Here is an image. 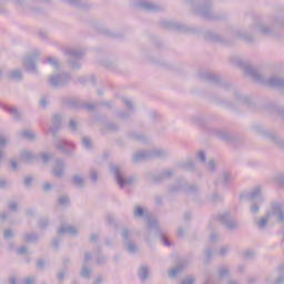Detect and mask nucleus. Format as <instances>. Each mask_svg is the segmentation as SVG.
I'll list each match as a JSON object with an SVG mask.
<instances>
[{
	"instance_id": "nucleus-22",
	"label": "nucleus",
	"mask_w": 284,
	"mask_h": 284,
	"mask_svg": "<svg viewBox=\"0 0 284 284\" xmlns=\"http://www.w3.org/2000/svg\"><path fill=\"white\" fill-rule=\"evenodd\" d=\"M63 174H65V162L62 159H58L53 164V175L55 179H61Z\"/></svg>"
},
{
	"instance_id": "nucleus-10",
	"label": "nucleus",
	"mask_w": 284,
	"mask_h": 284,
	"mask_svg": "<svg viewBox=\"0 0 284 284\" xmlns=\"http://www.w3.org/2000/svg\"><path fill=\"white\" fill-rule=\"evenodd\" d=\"M133 217L143 219L144 221H146L148 230H159V222L155 219H152V216H150V213L145 212V209H143V206L134 207Z\"/></svg>"
},
{
	"instance_id": "nucleus-62",
	"label": "nucleus",
	"mask_w": 284,
	"mask_h": 284,
	"mask_svg": "<svg viewBox=\"0 0 284 284\" xmlns=\"http://www.w3.org/2000/svg\"><path fill=\"white\" fill-rule=\"evenodd\" d=\"M16 234L13 233L12 229H6L3 231V239L6 241H10V239H14Z\"/></svg>"
},
{
	"instance_id": "nucleus-30",
	"label": "nucleus",
	"mask_w": 284,
	"mask_h": 284,
	"mask_svg": "<svg viewBox=\"0 0 284 284\" xmlns=\"http://www.w3.org/2000/svg\"><path fill=\"white\" fill-rule=\"evenodd\" d=\"M213 103H216V105H221V108H225L226 110H234V108H236V102L227 101L223 98H213Z\"/></svg>"
},
{
	"instance_id": "nucleus-31",
	"label": "nucleus",
	"mask_w": 284,
	"mask_h": 284,
	"mask_svg": "<svg viewBox=\"0 0 284 284\" xmlns=\"http://www.w3.org/2000/svg\"><path fill=\"white\" fill-rule=\"evenodd\" d=\"M126 136L130 139V141H138V143H146L148 141V136L144 133H139L135 131H130Z\"/></svg>"
},
{
	"instance_id": "nucleus-4",
	"label": "nucleus",
	"mask_w": 284,
	"mask_h": 284,
	"mask_svg": "<svg viewBox=\"0 0 284 284\" xmlns=\"http://www.w3.org/2000/svg\"><path fill=\"white\" fill-rule=\"evenodd\" d=\"M212 1L213 0H187L185 3L191 8L194 14H199L209 21H223V19H227L226 14L214 12Z\"/></svg>"
},
{
	"instance_id": "nucleus-6",
	"label": "nucleus",
	"mask_w": 284,
	"mask_h": 284,
	"mask_svg": "<svg viewBox=\"0 0 284 284\" xmlns=\"http://www.w3.org/2000/svg\"><path fill=\"white\" fill-rule=\"evenodd\" d=\"M284 28V18H274L271 24L257 22L250 28L251 32L263 34L264 37H278V30Z\"/></svg>"
},
{
	"instance_id": "nucleus-16",
	"label": "nucleus",
	"mask_w": 284,
	"mask_h": 284,
	"mask_svg": "<svg viewBox=\"0 0 284 284\" xmlns=\"http://www.w3.org/2000/svg\"><path fill=\"white\" fill-rule=\"evenodd\" d=\"M212 134H214V136H217V139H221V141H224L225 143H236V141H239V136H236V134L227 132L225 130L212 129Z\"/></svg>"
},
{
	"instance_id": "nucleus-40",
	"label": "nucleus",
	"mask_w": 284,
	"mask_h": 284,
	"mask_svg": "<svg viewBox=\"0 0 284 284\" xmlns=\"http://www.w3.org/2000/svg\"><path fill=\"white\" fill-rule=\"evenodd\" d=\"M103 34L105 37H108L109 39H123V33L119 32V31H112L109 29H105L103 31Z\"/></svg>"
},
{
	"instance_id": "nucleus-17",
	"label": "nucleus",
	"mask_w": 284,
	"mask_h": 284,
	"mask_svg": "<svg viewBox=\"0 0 284 284\" xmlns=\"http://www.w3.org/2000/svg\"><path fill=\"white\" fill-rule=\"evenodd\" d=\"M54 145L57 150L62 152V154H65L67 156H70L71 159L74 156V146L70 145V143L65 140H58L54 139Z\"/></svg>"
},
{
	"instance_id": "nucleus-41",
	"label": "nucleus",
	"mask_w": 284,
	"mask_h": 284,
	"mask_svg": "<svg viewBox=\"0 0 284 284\" xmlns=\"http://www.w3.org/2000/svg\"><path fill=\"white\" fill-rule=\"evenodd\" d=\"M106 225L110 227H114V230H119V222H116V217L112 214L105 215Z\"/></svg>"
},
{
	"instance_id": "nucleus-3",
	"label": "nucleus",
	"mask_w": 284,
	"mask_h": 284,
	"mask_svg": "<svg viewBox=\"0 0 284 284\" xmlns=\"http://www.w3.org/2000/svg\"><path fill=\"white\" fill-rule=\"evenodd\" d=\"M227 34L230 38H225V36H221L214 31H205L204 38L206 41L220 43V45H224L225 48L234 45V39H241V41H245V43H254V36L241 29H229Z\"/></svg>"
},
{
	"instance_id": "nucleus-53",
	"label": "nucleus",
	"mask_w": 284,
	"mask_h": 284,
	"mask_svg": "<svg viewBox=\"0 0 284 284\" xmlns=\"http://www.w3.org/2000/svg\"><path fill=\"white\" fill-rule=\"evenodd\" d=\"M222 185H230L232 183V174L224 172L221 178Z\"/></svg>"
},
{
	"instance_id": "nucleus-48",
	"label": "nucleus",
	"mask_w": 284,
	"mask_h": 284,
	"mask_svg": "<svg viewBox=\"0 0 284 284\" xmlns=\"http://www.w3.org/2000/svg\"><path fill=\"white\" fill-rule=\"evenodd\" d=\"M97 254H98L97 265H105V263H108V256L101 254L100 247L97 248Z\"/></svg>"
},
{
	"instance_id": "nucleus-13",
	"label": "nucleus",
	"mask_w": 284,
	"mask_h": 284,
	"mask_svg": "<svg viewBox=\"0 0 284 284\" xmlns=\"http://www.w3.org/2000/svg\"><path fill=\"white\" fill-rule=\"evenodd\" d=\"M219 220H220V223H222V225L225 226L226 230H229V232H234V230H239V227H241L239 222H236V220L232 219L231 212L221 214L219 216Z\"/></svg>"
},
{
	"instance_id": "nucleus-64",
	"label": "nucleus",
	"mask_w": 284,
	"mask_h": 284,
	"mask_svg": "<svg viewBox=\"0 0 284 284\" xmlns=\"http://www.w3.org/2000/svg\"><path fill=\"white\" fill-rule=\"evenodd\" d=\"M82 145L87 150H92V139H90L88 136L82 138Z\"/></svg>"
},
{
	"instance_id": "nucleus-56",
	"label": "nucleus",
	"mask_w": 284,
	"mask_h": 284,
	"mask_svg": "<svg viewBox=\"0 0 284 284\" xmlns=\"http://www.w3.org/2000/svg\"><path fill=\"white\" fill-rule=\"evenodd\" d=\"M69 130L73 134L77 133V131L79 130V122H77V120H74V119H70L69 120Z\"/></svg>"
},
{
	"instance_id": "nucleus-14",
	"label": "nucleus",
	"mask_w": 284,
	"mask_h": 284,
	"mask_svg": "<svg viewBox=\"0 0 284 284\" xmlns=\"http://www.w3.org/2000/svg\"><path fill=\"white\" fill-rule=\"evenodd\" d=\"M51 123L50 132L53 136V139H58L59 136V130L63 128V114L62 113H53L51 115Z\"/></svg>"
},
{
	"instance_id": "nucleus-55",
	"label": "nucleus",
	"mask_w": 284,
	"mask_h": 284,
	"mask_svg": "<svg viewBox=\"0 0 284 284\" xmlns=\"http://www.w3.org/2000/svg\"><path fill=\"white\" fill-rule=\"evenodd\" d=\"M274 181L278 185V187H282V190H284V174L283 173H277L274 176Z\"/></svg>"
},
{
	"instance_id": "nucleus-20",
	"label": "nucleus",
	"mask_w": 284,
	"mask_h": 284,
	"mask_svg": "<svg viewBox=\"0 0 284 284\" xmlns=\"http://www.w3.org/2000/svg\"><path fill=\"white\" fill-rule=\"evenodd\" d=\"M62 103L70 110H83V100L79 98H64Z\"/></svg>"
},
{
	"instance_id": "nucleus-42",
	"label": "nucleus",
	"mask_w": 284,
	"mask_h": 284,
	"mask_svg": "<svg viewBox=\"0 0 284 284\" xmlns=\"http://www.w3.org/2000/svg\"><path fill=\"white\" fill-rule=\"evenodd\" d=\"M150 272V267L148 265H142L139 270L138 276L141 281H148V274Z\"/></svg>"
},
{
	"instance_id": "nucleus-52",
	"label": "nucleus",
	"mask_w": 284,
	"mask_h": 284,
	"mask_svg": "<svg viewBox=\"0 0 284 284\" xmlns=\"http://www.w3.org/2000/svg\"><path fill=\"white\" fill-rule=\"evenodd\" d=\"M104 129H105L108 132H119L120 126H119V123H116V122H108V123L104 125Z\"/></svg>"
},
{
	"instance_id": "nucleus-2",
	"label": "nucleus",
	"mask_w": 284,
	"mask_h": 284,
	"mask_svg": "<svg viewBox=\"0 0 284 284\" xmlns=\"http://www.w3.org/2000/svg\"><path fill=\"white\" fill-rule=\"evenodd\" d=\"M231 62L237 68H244L245 74H247V77H252L253 81H256L257 83H264V85H268V88H275V90L284 92L283 77L273 75L268 80H265L261 72H258V69L252 65H245V62H243L241 58L233 57L231 58Z\"/></svg>"
},
{
	"instance_id": "nucleus-37",
	"label": "nucleus",
	"mask_w": 284,
	"mask_h": 284,
	"mask_svg": "<svg viewBox=\"0 0 284 284\" xmlns=\"http://www.w3.org/2000/svg\"><path fill=\"white\" fill-rule=\"evenodd\" d=\"M152 230H154L155 236L161 237L163 245H165L166 247H170V245H172V243H170V240H168L165 234H163V231H161V229L159 227V224H158V229H152Z\"/></svg>"
},
{
	"instance_id": "nucleus-45",
	"label": "nucleus",
	"mask_w": 284,
	"mask_h": 284,
	"mask_svg": "<svg viewBox=\"0 0 284 284\" xmlns=\"http://www.w3.org/2000/svg\"><path fill=\"white\" fill-rule=\"evenodd\" d=\"M175 267H178L180 272H182V270H185V267H190V258L187 257L180 258Z\"/></svg>"
},
{
	"instance_id": "nucleus-44",
	"label": "nucleus",
	"mask_w": 284,
	"mask_h": 284,
	"mask_svg": "<svg viewBox=\"0 0 284 284\" xmlns=\"http://www.w3.org/2000/svg\"><path fill=\"white\" fill-rule=\"evenodd\" d=\"M185 194H199V184H186L184 185Z\"/></svg>"
},
{
	"instance_id": "nucleus-19",
	"label": "nucleus",
	"mask_w": 284,
	"mask_h": 284,
	"mask_svg": "<svg viewBox=\"0 0 284 284\" xmlns=\"http://www.w3.org/2000/svg\"><path fill=\"white\" fill-rule=\"evenodd\" d=\"M122 239L126 252L130 254H136V244L130 241V230H128V227L122 229Z\"/></svg>"
},
{
	"instance_id": "nucleus-38",
	"label": "nucleus",
	"mask_w": 284,
	"mask_h": 284,
	"mask_svg": "<svg viewBox=\"0 0 284 284\" xmlns=\"http://www.w3.org/2000/svg\"><path fill=\"white\" fill-rule=\"evenodd\" d=\"M24 243H38L39 242V234L37 233H26L22 236Z\"/></svg>"
},
{
	"instance_id": "nucleus-9",
	"label": "nucleus",
	"mask_w": 284,
	"mask_h": 284,
	"mask_svg": "<svg viewBox=\"0 0 284 284\" xmlns=\"http://www.w3.org/2000/svg\"><path fill=\"white\" fill-rule=\"evenodd\" d=\"M110 172L114 176V180L116 181L121 190H123L125 185H132L135 181L134 176L125 178V173L123 172V169H121V166L119 165L111 164Z\"/></svg>"
},
{
	"instance_id": "nucleus-29",
	"label": "nucleus",
	"mask_w": 284,
	"mask_h": 284,
	"mask_svg": "<svg viewBox=\"0 0 284 284\" xmlns=\"http://www.w3.org/2000/svg\"><path fill=\"white\" fill-rule=\"evenodd\" d=\"M67 3L72 8H77L78 10H90L92 6L83 0H67Z\"/></svg>"
},
{
	"instance_id": "nucleus-49",
	"label": "nucleus",
	"mask_w": 284,
	"mask_h": 284,
	"mask_svg": "<svg viewBox=\"0 0 284 284\" xmlns=\"http://www.w3.org/2000/svg\"><path fill=\"white\" fill-rule=\"evenodd\" d=\"M204 265H210V262L212 261V256H214V252L211 247H207L204 250Z\"/></svg>"
},
{
	"instance_id": "nucleus-18",
	"label": "nucleus",
	"mask_w": 284,
	"mask_h": 284,
	"mask_svg": "<svg viewBox=\"0 0 284 284\" xmlns=\"http://www.w3.org/2000/svg\"><path fill=\"white\" fill-rule=\"evenodd\" d=\"M37 59H39V51H36L23 59V65L27 72H37Z\"/></svg>"
},
{
	"instance_id": "nucleus-61",
	"label": "nucleus",
	"mask_w": 284,
	"mask_h": 284,
	"mask_svg": "<svg viewBox=\"0 0 284 284\" xmlns=\"http://www.w3.org/2000/svg\"><path fill=\"white\" fill-rule=\"evenodd\" d=\"M12 183L7 179H0V190H10Z\"/></svg>"
},
{
	"instance_id": "nucleus-50",
	"label": "nucleus",
	"mask_w": 284,
	"mask_h": 284,
	"mask_svg": "<svg viewBox=\"0 0 284 284\" xmlns=\"http://www.w3.org/2000/svg\"><path fill=\"white\" fill-rule=\"evenodd\" d=\"M80 276H81L82 278H90V276H92V270H90V268L88 267V265L82 264V268H81V271H80Z\"/></svg>"
},
{
	"instance_id": "nucleus-58",
	"label": "nucleus",
	"mask_w": 284,
	"mask_h": 284,
	"mask_svg": "<svg viewBox=\"0 0 284 284\" xmlns=\"http://www.w3.org/2000/svg\"><path fill=\"white\" fill-rule=\"evenodd\" d=\"M65 274H68V268L60 270L57 274V281L62 284L65 281Z\"/></svg>"
},
{
	"instance_id": "nucleus-57",
	"label": "nucleus",
	"mask_w": 284,
	"mask_h": 284,
	"mask_svg": "<svg viewBox=\"0 0 284 284\" xmlns=\"http://www.w3.org/2000/svg\"><path fill=\"white\" fill-rule=\"evenodd\" d=\"M103 67L108 68L109 70H116L119 68V64L115 61L104 60Z\"/></svg>"
},
{
	"instance_id": "nucleus-36",
	"label": "nucleus",
	"mask_w": 284,
	"mask_h": 284,
	"mask_svg": "<svg viewBox=\"0 0 284 284\" xmlns=\"http://www.w3.org/2000/svg\"><path fill=\"white\" fill-rule=\"evenodd\" d=\"M58 234H71V236H77V229L73 226H60Z\"/></svg>"
},
{
	"instance_id": "nucleus-8",
	"label": "nucleus",
	"mask_w": 284,
	"mask_h": 284,
	"mask_svg": "<svg viewBox=\"0 0 284 284\" xmlns=\"http://www.w3.org/2000/svg\"><path fill=\"white\" fill-rule=\"evenodd\" d=\"M72 81V74L69 72L53 73L48 78V85L54 90L65 88Z\"/></svg>"
},
{
	"instance_id": "nucleus-51",
	"label": "nucleus",
	"mask_w": 284,
	"mask_h": 284,
	"mask_svg": "<svg viewBox=\"0 0 284 284\" xmlns=\"http://www.w3.org/2000/svg\"><path fill=\"white\" fill-rule=\"evenodd\" d=\"M19 136H21L22 139H28L29 141H34V139H37V135L32 133L30 130H24L20 132Z\"/></svg>"
},
{
	"instance_id": "nucleus-21",
	"label": "nucleus",
	"mask_w": 284,
	"mask_h": 284,
	"mask_svg": "<svg viewBox=\"0 0 284 284\" xmlns=\"http://www.w3.org/2000/svg\"><path fill=\"white\" fill-rule=\"evenodd\" d=\"M172 176H174V172L166 170L158 175H149V181H151L152 183H163V181H168V179H172Z\"/></svg>"
},
{
	"instance_id": "nucleus-5",
	"label": "nucleus",
	"mask_w": 284,
	"mask_h": 284,
	"mask_svg": "<svg viewBox=\"0 0 284 284\" xmlns=\"http://www.w3.org/2000/svg\"><path fill=\"white\" fill-rule=\"evenodd\" d=\"M275 216L277 223H284V204L281 202H272L271 211L266 212L264 216L260 220H255L254 223L261 232L267 230V225H270V219Z\"/></svg>"
},
{
	"instance_id": "nucleus-12",
	"label": "nucleus",
	"mask_w": 284,
	"mask_h": 284,
	"mask_svg": "<svg viewBox=\"0 0 284 284\" xmlns=\"http://www.w3.org/2000/svg\"><path fill=\"white\" fill-rule=\"evenodd\" d=\"M67 54L69 57L68 63L70 68H72V70H81V60L85 51L81 49H69Z\"/></svg>"
},
{
	"instance_id": "nucleus-15",
	"label": "nucleus",
	"mask_w": 284,
	"mask_h": 284,
	"mask_svg": "<svg viewBox=\"0 0 284 284\" xmlns=\"http://www.w3.org/2000/svg\"><path fill=\"white\" fill-rule=\"evenodd\" d=\"M134 6L138 10H143V12H163L165 10V7L150 1H139Z\"/></svg>"
},
{
	"instance_id": "nucleus-33",
	"label": "nucleus",
	"mask_w": 284,
	"mask_h": 284,
	"mask_svg": "<svg viewBox=\"0 0 284 284\" xmlns=\"http://www.w3.org/2000/svg\"><path fill=\"white\" fill-rule=\"evenodd\" d=\"M20 159H21V161H23L24 163H28V165H30L33 161H37V159H39V156L34 155V153H32V151H21Z\"/></svg>"
},
{
	"instance_id": "nucleus-23",
	"label": "nucleus",
	"mask_w": 284,
	"mask_h": 284,
	"mask_svg": "<svg viewBox=\"0 0 284 284\" xmlns=\"http://www.w3.org/2000/svg\"><path fill=\"white\" fill-rule=\"evenodd\" d=\"M39 3V1L41 0H14V2L17 3V6H19L20 8H24L27 10H32V12H40L41 9L39 7H34L32 6V3Z\"/></svg>"
},
{
	"instance_id": "nucleus-46",
	"label": "nucleus",
	"mask_w": 284,
	"mask_h": 284,
	"mask_svg": "<svg viewBox=\"0 0 284 284\" xmlns=\"http://www.w3.org/2000/svg\"><path fill=\"white\" fill-rule=\"evenodd\" d=\"M133 112L132 111H118L116 116L120 121H128L131 119Z\"/></svg>"
},
{
	"instance_id": "nucleus-28",
	"label": "nucleus",
	"mask_w": 284,
	"mask_h": 284,
	"mask_svg": "<svg viewBox=\"0 0 284 284\" xmlns=\"http://www.w3.org/2000/svg\"><path fill=\"white\" fill-rule=\"evenodd\" d=\"M247 199H248V201H251V202L263 203V201H265V199H263V196L261 195V186L254 187V189L247 194Z\"/></svg>"
},
{
	"instance_id": "nucleus-11",
	"label": "nucleus",
	"mask_w": 284,
	"mask_h": 284,
	"mask_svg": "<svg viewBox=\"0 0 284 284\" xmlns=\"http://www.w3.org/2000/svg\"><path fill=\"white\" fill-rule=\"evenodd\" d=\"M161 26L168 28L169 30H175L176 32H182L183 34H196L199 30L192 26L174 22V21H163Z\"/></svg>"
},
{
	"instance_id": "nucleus-25",
	"label": "nucleus",
	"mask_w": 284,
	"mask_h": 284,
	"mask_svg": "<svg viewBox=\"0 0 284 284\" xmlns=\"http://www.w3.org/2000/svg\"><path fill=\"white\" fill-rule=\"evenodd\" d=\"M2 109L6 110V112H9L13 120L18 122L23 121V112L17 109V106L2 105Z\"/></svg>"
},
{
	"instance_id": "nucleus-7",
	"label": "nucleus",
	"mask_w": 284,
	"mask_h": 284,
	"mask_svg": "<svg viewBox=\"0 0 284 284\" xmlns=\"http://www.w3.org/2000/svg\"><path fill=\"white\" fill-rule=\"evenodd\" d=\"M251 130L252 132H254V134H257V136H263L264 139H267L268 141H271V143L276 145V148L284 151V139L282 136L270 130H266L265 126L261 124H253L251 126Z\"/></svg>"
},
{
	"instance_id": "nucleus-59",
	"label": "nucleus",
	"mask_w": 284,
	"mask_h": 284,
	"mask_svg": "<svg viewBox=\"0 0 284 284\" xmlns=\"http://www.w3.org/2000/svg\"><path fill=\"white\" fill-rule=\"evenodd\" d=\"M206 168L209 172L214 174V172H216V161L214 159H210L209 162L206 163Z\"/></svg>"
},
{
	"instance_id": "nucleus-47",
	"label": "nucleus",
	"mask_w": 284,
	"mask_h": 284,
	"mask_svg": "<svg viewBox=\"0 0 284 284\" xmlns=\"http://www.w3.org/2000/svg\"><path fill=\"white\" fill-rule=\"evenodd\" d=\"M219 278H225V276H230V267L226 265H222L217 268Z\"/></svg>"
},
{
	"instance_id": "nucleus-35",
	"label": "nucleus",
	"mask_w": 284,
	"mask_h": 284,
	"mask_svg": "<svg viewBox=\"0 0 284 284\" xmlns=\"http://www.w3.org/2000/svg\"><path fill=\"white\" fill-rule=\"evenodd\" d=\"M150 62L159 68H164V70H174V65L163 59H150Z\"/></svg>"
},
{
	"instance_id": "nucleus-26",
	"label": "nucleus",
	"mask_w": 284,
	"mask_h": 284,
	"mask_svg": "<svg viewBox=\"0 0 284 284\" xmlns=\"http://www.w3.org/2000/svg\"><path fill=\"white\" fill-rule=\"evenodd\" d=\"M152 160L150 150L146 151H140L135 154H133L132 162L133 163H143V161H150Z\"/></svg>"
},
{
	"instance_id": "nucleus-63",
	"label": "nucleus",
	"mask_w": 284,
	"mask_h": 284,
	"mask_svg": "<svg viewBox=\"0 0 284 284\" xmlns=\"http://www.w3.org/2000/svg\"><path fill=\"white\" fill-rule=\"evenodd\" d=\"M70 204V197L68 195H62L58 199V205L65 206Z\"/></svg>"
},
{
	"instance_id": "nucleus-32",
	"label": "nucleus",
	"mask_w": 284,
	"mask_h": 284,
	"mask_svg": "<svg viewBox=\"0 0 284 284\" xmlns=\"http://www.w3.org/2000/svg\"><path fill=\"white\" fill-rule=\"evenodd\" d=\"M151 159H168L170 156V151L165 149H151Z\"/></svg>"
},
{
	"instance_id": "nucleus-1",
	"label": "nucleus",
	"mask_w": 284,
	"mask_h": 284,
	"mask_svg": "<svg viewBox=\"0 0 284 284\" xmlns=\"http://www.w3.org/2000/svg\"><path fill=\"white\" fill-rule=\"evenodd\" d=\"M197 79L203 81L204 83H211L212 85H216L221 90L229 92L237 101L239 103H243V105H247L248 108H254V102L252 99L239 90L235 85L230 81L221 80V77L212 73V72H200L197 74Z\"/></svg>"
},
{
	"instance_id": "nucleus-43",
	"label": "nucleus",
	"mask_w": 284,
	"mask_h": 284,
	"mask_svg": "<svg viewBox=\"0 0 284 284\" xmlns=\"http://www.w3.org/2000/svg\"><path fill=\"white\" fill-rule=\"evenodd\" d=\"M182 179H179L175 184L170 186L171 194H176L181 190H184L185 186H183Z\"/></svg>"
},
{
	"instance_id": "nucleus-60",
	"label": "nucleus",
	"mask_w": 284,
	"mask_h": 284,
	"mask_svg": "<svg viewBox=\"0 0 284 284\" xmlns=\"http://www.w3.org/2000/svg\"><path fill=\"white\" fill-rule=\"evenodd\" d=\"M89 179L93 184H97V182L99 181V173L97 172V170L91 169L90 173H89Z\"/></svg>"
},
{
	"instance_id": "nucleus-39",
	"label": "nucleus",
	"mask_w": 284,
	"mask_h": 284,
	"mask_svg": "<svg viewBox=\"0 0 284 284\" xmlns=\"http://www.w3.org/2000/svg\"><path fill=\"white\" fill-rule=\"evenodd\" d=\"M122 103L124 104V108H126V110L129 112H136V108L134 106V102L129 99V98H122L121 99Z\"/></svg>"
},
{
	"instance_id": "nucleus-34",
	"label": "nucleus",
	"mask_w": 284,
	"mask_h": 284,
	"mask_svg": "<svg viewBox=\"0 0 284 284\" xmlns=\"http://www.w3.org/2000/svg\"><path fill=\"white\" fill-rule=\"evenodd\" d=\"M7 79L10 81H23V73L21 72V69H13L7 73Z\"/></svg>"
},
{
	"instance_id": "nucleus-54",
	"label": "nucleus",
	"mask_w": 284,
	"mask_h": 284,
	"mask_svg": "<svg viewBox=\"0 0 284 284\" xmlns=\"http://www.w3.org/2000/svg\"><path fill=\"white\" fill-rule=\"evenodd\" d=\"M47 61L52 65V68H54V70H61V63H59L57 58L49 57Z\"/></svg>"
},
{
	"instance_id": "nucleus-24",
	"label": "nucleus",
	"mask_w": 284,
	"mask_h": 284,
	"mask_svg": "<svg viewBox=\"0 0 284 284\" xmlns=\"http://www.w3.org/2000/svg\"><path fill=\"white\" fill-rule=\"evenodd\" d=\"M178 168H180V170H184V172H199V169H196V164H194V161H192V159L179 162Z\"/></svg>"
},
{
	"instance_id": "nucleus-27",
	"label": "nucleus",
	"mask_w": 284,
	"mask_h": 284,
	"mask_svg": "<svg viewBox=\"0 0 284 284\" xmlns=\"http://www.w3.org/2000/svg\"><path fill=\"white\" fill-rule=\"evenodd\" d=\"M71 185L78 190H83L85 187V178L82 174H73L71 176Z\"/></svg>"
}]
</instances>
